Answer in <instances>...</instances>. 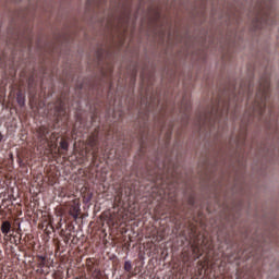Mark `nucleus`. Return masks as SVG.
<instances>
[{
  "instance_id": "obj_1",
  "label": "nucleus",
  "mask_w": 279,
  "mask_h": 279,
  "mask_svg": "<svg viewBox=\"0 0 279 279\" xmlns=\"http://www.w3.org/2000/svg\"><path fill=\"white\" fill-rule=\"evenodd\" d=\"M270 86L271 83L267 76L260 80L255 95L252 111L250 113L251 117H254V114H259V117H263V114L265 113V109L267 108V99H269Z\"/></svg>"
},
{
  "instance_id": "obj_2",
  "label": "nucleus",
  "mask_w": 279,
  "mask_h": 279,
  "mask_svg": "<svg viewBox=\"0 0 279 279\" xmlns=\"http://www.w3.org/2000/svg\"><path fill=\"white\" fill-rule=\"evenodd\" d=\"M254 93V86H252V83H248L247 85L241 84L239 95H242L243 97H247V101H250L252 95Z\"/></svg>"
},
{
  "instance_id": "obj_3",
  "label": "nucleus",
  "mask_w": 279,
  "mask_h": 279,
  "mask_svg": "<svg viewBox=\"0 0 279 279\" xmlns=\"http://www.w3.org/2000/svg\"><path fill=\"white\" fill-rule=\"evenodd\" d=\"M37 137L43 143H49V128L41 125L37 129Z\"/></svg>"
},
{
  "instance_id": "obj_4",
  "label": "nucleus",
  "mask_w": 279,
  "mask_h": 279,
  "mask_svg": "<svg viewBox=\"0 0 279 279\" xmlns=\"http://www.w3.org/2000/svg\"><path fill=\"white\" fill-rule=\"evenodd\" d=\"M0 230L2 234H4V240H5V236H10V232H14V229H12V222L8 220L2 221L0 226Z\"/></svg>"
},
{
  "instance_id": "obj_5",
  "label": "nucleus",
  "mask_w": 279,
  "mask_h": 279,
  "mask_svg": "<svg viewBox=\"0 0 279 279\" xmlns=\"http://www.w3.org/2000/svg\"><path fill=\"white\" fill-rule=\"evenodd\" d=\"M69 214L71 215V217H74V219H77V217H80V203H77V201H73L70 204Z\"/></svg>"
},
{
  "instance_id": "obj_6",
  "label": "nucleus",
  "mask_w": 279,
  "mask_h": 279,
  "mask_svg": "<svg viewBox=\"0 0 279 279\" xmlns=\"http://www.w3.org/2000/svg\"><path fill=\"white\" fill-rule=\"evenodd\" d=\"M89 145L92 147L99 145V128H96L94 133L89 136Z\"/></svg>"
},
{
  "instance_id": "obj_7",
  "label": "nucleus",
  "mask_w": 279,
  "mask_h": 279,
  "mask_svg": "<svg viewBox=\"0 0 279 279\" xmlns=\"http://www.w3.org/2000/svg\"><path fill=\"white\" fill-rule=\"evenodd\" d=\"M211 117H221V98H219L218 102L210 110Z\"/></svg>"
},
{
  "instance_id": "obj_8",
  "label": "nucleus",
  "mask_w": 279,
  "mask_h": 279,
  "mask_svg": "<svg viewBox=\"0 0 279 279\" xmlns=\"http://www.w3.org/2000/svg\"><path fill=\"white\" fill-rule=\"evenodd\" d=\"M56 112L58 117H60V114H66V106L64 105V101L62 99L58 100V105L56 106Z\"/></svg>"
},
{
  "instance_id": "obj_9",
  "label": "nucleus",
  "mask_w": 279,
  "mask_h": 279,
  "mask_svg": "<svg viewBox=\"0 0 279 279\" xmlns=\"http://www.w3.org/2000/svg\"><path fill=\"white\" fill-rule=\"evenodd\" d=\"M124 271H126L128 274H132V276H136V274L132 272V262L126 260L124 263Z\"/></svg>"
},
{
  "instance_id": "obj_10",
  "label": "nucleus",
  "mask_w": 279,
  "mask_h": 279,
  "mask_svg": "<svg viewBox=\"0 0 279 279\" xmlns=\"http://www.w3.org/2000/svg\"><path fill=\"white\" fill-rule=\"evenodd\" d=\"M17 104L19 106H25V96L21 92L17 93Z\"/></svg>"
},
{
  "instance_id": "obj_11",
  "label": "nucleus",
  "mask_w": 279,
  "mask_h": 279,
  "mask_svg": "<svg viewBox=\"0 0 279 279\" xmlns=\"http://www.w3.org/2000/svg\"><path fill=\"white\" fill-rule=\"evenodd\" d=\"M60 147L61 149H63V151H69V142H66L65 140H61Z\"/></svg>"
},
{
  "instance_id": "obj_12",
  "label": "nucleus",
  "mask_w": 279,
  "mask_h": 279,
  "mask_svg": "<svg viewBox=\"0 0 279 279\" xmlns=\"http://www.w3.org/2000/svg\"><path fill=\"white\" fill-rule=\"evenodd\" d=\"M260 14H264V21H267V19H269V12H264V11H259L258 15H257V21H260Z\"/></svg>"
},
{
  "instance_id": "obj_13",
  "label": "nucleus",
  "mask_w": 279,
  "mask_h": 279,
  "mask_svg": "<svg viewBox=\"0 0 279 279\" xmlns=\"http://www.w3.org/2000/svg\"><path fill=\"white\" fill-rule=\"evenodd\" d=\"M39 258H40V262L38 263V267H40V269H43V267H45V265H47V260L43 256H40Z\"/></svg>"
},
{
  "instance_id": "obj_14",
  "label": "nucleus",
  "mask_w": 279,
  "mask_h": 279,
  "mask_svg": "<svg viewBox=\"0 0 279 279\" xmlns=\"http://www.w3.org/2000/svg\"><path fill=\"white\" fill-rule=\"evenodd\" d=\"M94 279H101V271L100 270H94L93 274Z\"/></svg>"
},
{
  "instance_id": "obj_15",
  "label": "nucleus",
  "mask_w": 279,
  "mask_h": 279,
  "mask_svg": "<svg viewBox=\"0 0 279 279\" xmlns=\"http://www.w3.org/2000/svg\"><path fill=\"white\" fill-rule=\"evenodd\" d=\"M34 84V77L33 76H31L29 78H28V88H32V85Z\"/></svg>"
},
{
  "instance_id": "obj_16",
  "label": "nucleus",
  "mask_w": 279,
  "mask_h": 279,
  "mask_svg": "<svg viewBox=\"0 0 279 279\" xmlns=\"http://www.w3.org/2000/svg\"><path fill=\"white\" fill-rule=\"evenodd\" d=\"M189 110H191V102H187L185 112H189Z\"/></svg>"
},
{
  "instance_id": "obj_17",
  "label": "nucleus",
  "mask_w": 279,
  "mask_h": 279,
  "mask_svg": "<svg viewBox=\"0 0 279 279\" xmlns=\"http://www.w3.org/2000/svg\"><path fill=\"white\" fill-rule=\"evenodd\" d=\"M231 96H233L234 99H236V92L232 90V92H231Z\"/></svg>"
},
{
  "instance_id": "obj_18",
  "label": "nucleus",
  "mask_w": 279,
  "mask_h": 279,
  "mask_svg": "<svg viewBox=\"0 0 279 279\" xmlns=\"http://www.w3.org/2000/svg\"><path fill=\"white\" fill-rule=\"evenodd\" d=\"M190 204H191V206H193L195 204V201H193V198H191Z\"/></svg>"
},
{
  "instance_id": "obj_19",
  "label": "nucleus",
  "mask_w": 279,
  "mask_h": 279,
  "mask_svg": "<svg viewBox=\"0 0 279 279\" xmlns=\"http://www.w3.org/2000/svg\"><path fill=\"white\" fill-rule=\"evenodd\" d=\"M223 110L228 111V104L225 105Z\"/></svg>"
},
{
  "instance_id": "obj_20",
  "label": "nucleus",
  "mask_w": 279,
  "mask_h": 279,
  "mask_svg": "<svg viewBox=\"0 0 279 279\" xmlns=\"http://www.w3.org/2000/svg\"><path fill=\"white\" fill-rule=\"evenodd\" d=\"M1 141H3V134L2 133H0V143H1Z\"/></svg>"
},
{
  "instance_id": "obj_21",
  "label": "nucleus",
  "mask_w": 279,
  "mask_h": 279,
  "mask_svg": "<svg viewBox=\"0 0 279 279\" xmlns=\"http://www.w3.org/2000/svg\"><path fill=\"white\" fill-rule=\"evenodd\" d=\"M92 121H95V114L92 117Z\"/></svg>"
}]
</instances>
